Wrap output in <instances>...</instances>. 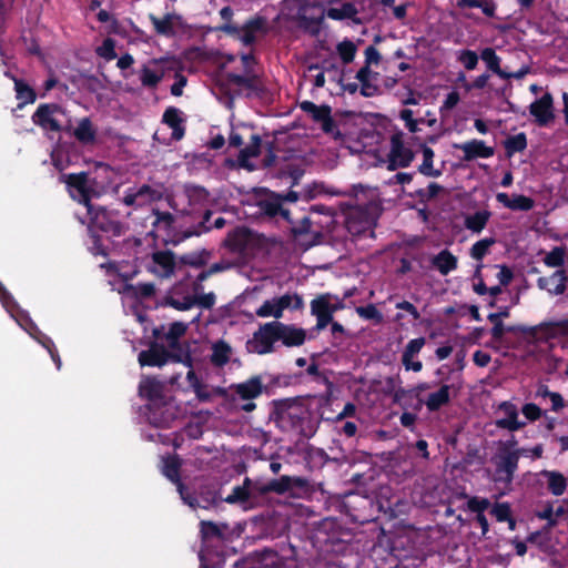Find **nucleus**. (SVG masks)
Masks as SVG:
<instances>
[{
	"label": "nucleus",
	"mask_w": 568,
	"mask_h": 568,
	"mask_svg": "<svg viewBox=\"0 0 568 568\" xmlns=\"http://www.w3.org/2000/svg\"><path fill=\"white\" fill-rule=\"evenodd\" d=\"M270 419L284 432H294L303 438H312L320 426L312 410L300 397L273 399Z\"/></svg>",
	"instance_id": "f257e3e1"
},
{
	"label": "nucleus",
	"mask_w": 568,
	"mask_h": 568,
	"mask_svg": "<svg viewBox=\"0 0 568 568\" xmlns=\"http://www.w3.org/2000/svg\"><path fill=\"white\" fill-rule=\"evenodd\" d=\"M212 93L233 100L235 97L263 99L267 88L263 73H210Z\"/></svg>",
	"instance_id": "f03ea898"
},
{
	"label": "nucleus",
	"mask_w": 568,
	"mask_h": 568,
	"mask_svg": "<svg viewBox=\"0 0 568 568\" xmlns=\"http://www.w3.org/2000/svg\"><path fill=\"white\" fill-rule=\"evenodd\" d=\"M378 215L368 205L351 207L345 214V226L353 241L362 237L375 239L374 229L377 225Z\"/></svg>",
	"instance_id": "7ed1b4c3"
},
{
	"label": "nucleus",
	"mask_w": 568,
	"mask_h": 568,
	"mask_svg": "<svg viewBox=\"0 0 568 568\" xmlns=\"http://www.w3.org/2000/svg\"><path fill=\"white\" fill-rule=\"evenodd\" d=\"M59 181L65 184L70 197L79 204H82L85 209L91 207L92 199L100 196V192L94 187L97 181L90 179L89 173L85 171L68 174L63 173L59 176Z\"/></svg>",
	"instance_id": "20e7f679"
},
{
	"label": "nucleus",
	"mask_w": 568,
	"mask_h": 568,
	"mask_svg": "<svg viewBox=\"0 0 568 568\" xmlns=\"http://www.w3.org/2000/svg\"><path fill=\"white\" fill-rule=\"evenodd\" d=\"M87 213L92 227L112 236L120 237L129 229L125 223L120 221V212L118 210L91 204V207L87 209Z\"/></svg>",
	"instance_id": "39448f33"
},
{
	"label": "nucleus",
	"mask_w": 568,
	"mask_h": 568,
	"mask_svg": "<svg viewBox=\"0 0 568 568\" xmlns=\"http://www.w3.org/2000/svg\"><path fill=\"white\" fill-rule=\"evenodd\" d=\"M528 452L526 448H516L510 450L507 445H503L496 456L495 478L496 483L510 485L514 480L515 473L518 469V463L521 455Z\"/></svg>",
	"instance_id": "423d86ee"
},
{
	"label": "nucleus",
	"mask_w": 568,
	"mask_h": 568,
	"mask_svg": "<svg viewBox=\"0 0 568 568\" xmlns=\"http://www.w3.org/2000/svg\"><path fill=\"white\" fill-rule=\"evenodd\" d=\"M281 376H273L267 384H264L262 375H253L248 379L232 384L230 389L242 400H253L262 394H271V388L280 384Z\"/></svg>",
	"instance_id": "0eeeda50"
},
{
	"label": "nucleus",
	"mask_w": 568,
	"mask_h": 568,
	"mask_svg": "<svg viewBox=\"0 0 568 568\" xmlns=\"http://www.w3.org/2000/svg\"><path fill=\"white\" fill-rule=\"evenodd\" d=\"M275 342H277V324L273 321L260 326L253 334V338L247 341L246 348L250 353L268 354L274 351Z\"/></svg>",
	"instance_id": "6e6552de"
},
{
	"label": "nucleus",
	"mask_w": 568,
	"mask_h": 568,
	"mask_svg": "<svg viewBox=\"0 0 568 568\" xmlns=\"http://www.w3.org/2000/svg\"><path fill=\"white\" fill-rule=\"evenodd\" d=\"M300 108L303 112L307 113L314 122L320 123L325 133L332 134L335 138L341 135L337 124L332 116V109L329 105H317L314 102L306 100L300 103Z\"/></svg>",
	"instance_id": "1a4fd4ad"
},
{
	"label": "nucleus",
	"mask_w": 568,
	"mask_h": 568,
	"mask_svg": "<svg viewBox=\"0 0 568 568\" xmlns=\"http://www.w3.org/2000/svg\"><path fill=\"white\" fill-rule=\"evenodd\" d=\"M293 558H285L277 551L264 548L255 550L245 560L247 568H290Z\"/></svg>",
	"instance_id": "9d476101"
},
{
	"label": "nucleus",
	"mask_w": 568,
	"mask_h": 568,
	"mask_svg": "<svg viewBox=\"0 0 568 568\" xmlns=\"http://www.w3.org/2000/svg\"><path fill=\"white\" fill-rule=\"evenodd\" d=\"M307 485L306 479L302 477L281 476L280 478L272 479L266 484H255L253 490H256L260 495H266L268 493H276L283 495L294 488H304Z\"/></svg>",
	"instance_id": "9b49d317"
},
{
	"label": "nucleus",
	"mask_w": 568,
	"mask_h": 568,
	"mask_svg": "<svg viewBox=\"0 0 568 568\" xmlns=\"http://www.w3.org/2000/svg\"><path fill=\"white\" fill-rule=\"evenodd\" d=\"M414 160V153L404 145L402 133H395L390 138V151L388 154V170L407 168Z\"/></svg>",
	"instance_id": "f8f14e48"
},
{
	"label": "nucleus",
	"mask_w": 568,
	"mask_h": 568,
	"mask_svg": "<svg viewBox=\"0 0 568 568\" xmlns=\"http://www.w3.org/2000/svg\"><path fill=\"white\" fill-rule=\"evenodd\" d=\"M55 113H62V108L59 104L42 103L33 113L32 121L36 125L42 128L43 130L60 132L62 131V126L54 118Z\"/></svg>",
	"instance_id": "ddd939ff"
},
{
	"label": "nucleus",
	"mask_w": 568,
	"mask_h": 568,
	"mask_svg": "<svg viewBox=\"0 0 568 568\" xmlns=\"http://www.w3.org/2000/svg\"><path fill=\"white\" fill-rule=\"evenodd\" d=\"M428 383H419L410 389L398 387L394 389L393 400L399 404L403 408H413L414 410L422 409L424 400L419 397L420 393L429 389Z\"/></svg>",
	"instance_id": "4468645a"
},
{
	"label": "nucleus",
	"mask_w": 568,
	"mask_h": 568,
	"mask_svg": "<svg viewBox=\"0 0 568 568\" xmlns=\"http://www.w3.org/2000/svg\"><path fill=\"white\" fill-rule=\"evenodd\" d=\"M529 113L535 118L538 126H547L554 121V99L548 92L542 94L529 105Z\"/></svg>",
	"instance_id": "2eb2a0df"
},
{
	"label": "nucleus",
	"mask_w": 568,
	"mask_h": 568,
	"mask_svg": "<svg viewBox=\"0 0 568 568\" xmlns=\"http://www.w3.org/2000/svg\"><path fill=\"white\" fill-rule=\"evenodd\" d=\"M329 293L318 295L311 302V313L316 317L315 328L321 331L324 329L333 321L334 308H331Z\"/></svg>",
	"instance_id": "dca6fc26"
},
{
	"label": "nucleus",
	"mask_w": 568,
	"mask_h": 568,
	"mask_svg": "<svg viewBox=\"0 0 568 568\" xmlns=\"http://www.w3.org/2000/svg\"><path fill=\"white\" fill-rule=\"evenodd\" d=\"M170 352L156 342H152L150 347L141 351L138 356L139 364L150 367H162L169 362Z\"/></svg>",
	"instance_id": "f3484780"
},
{
	"label": "nucleus",
	"mask_w": 568,
	"mask_h": 568,
	"mask_svg": "<svg viewBox=\"0 0 568 568\" xmlns=\"http://www.w3.org/2000/svg\"><path fill=\"white\" fill-rule=\"evenodd\" d=\"M498 412H503L505 417L496 419L497 428L517 432L525 427L526 423L518 419V408L514 403L509 400L501 402L498 405Z\"/></svg>",
	"instance_id": "a211bd4d"
},
{
	"label": "nucleus",
	"mask_w": 568,
	"mask_h": 568,
	"mask_svg": "<svg viewBox=\"0 0 568 568\" xmlns=\"http://www.w3.org/2000/svg\"><path fill=\"white\" fill-rule=\"evenodd\" d=\"M164 385L154 376H145L139 384V396L151 404H160L164 398Z\"/></svg>",
	"instance_id": "6ab92c4d"
},
{
	"label": "nucleus",
	"mask_w": 568,
	"mask_h": 568,
	"mask_svg": "<svg viewBox=\"0 0 568 568\" xmlns=\"http://www.w3.org/2000/svg\"><path fill=\"white\" fill-rule=\"evenodd\" d=\"M277 341H281L287 347L301 346L306 339V332L301 327L284 324L276 321Z\"/></svg>",
	"instance_id": "aec40b11"
},
{
	"label": "nucleus",
	"mask_w": 568,
	"mask_h": 568,
	"mask_svg": "<svg viewBox=\"0 0 568 568\" xmlns=\"http://www.w3.org/2000/svg\"><path fill=\"white\" fill-rule=\"evenodd\" d=\"M568 276L565 270H557L550 276L537 280V286L551 295H561L566 292Z\"/></svg>",
	"instance_id": "412c9836"
},
{
	"label": "nucleus",
	"mask_w": 568,
	"mask_h": 568,
	"mask_svg": "<svg viewBox=\"0 0 568 568\" xmlns=\"http://www.w3.org/2000/svg\"><path fill=\"white\" fill-rule=\"evenodd\" d=\"M464 152V161H473L476 159H488L495 154L493 146H487L483 140L473 139L460 145H456Z\"/></svg>",
	"instance_id": "4be33fe9"
},
{
	"label": "nucleus",
	"mask_w": 568,
	"mask_h": 568,
	"mask_svg": "<svg viewBox=\"0 0 568 568\" xmlns=\"http://www.w3.org/2000/svg\"><path fill=\"white\" fill-rule=\"evenodd\" d=\"M152 262L154 266L151 268L152 272L156 273L161 277H170L173 275L175 270V255L172 251H156L152 254Z\"/></svg>",
	"instance_id": "5701e85b"
},
{
	"label": "nucleus",
	"mask_w": 568,
	"mask_h": 568,
	"mask_svg": "<svg viewBox=\"0 0 568 568\" xmlns=\"http://www.w3.org/2000/svg\"><path fill=\"white\" fill-rule=\"evenodd\" d=\"M251 241V230L245 226H237L230 231L223 242L224 246L233 253L243 252Z\"/></svg>",
	"instance_id": "b1692460"
},
{
	"label": "nucleus",
	"mask_w": 568,
	"mask_h": 568,
	"mask_svg": "<svg viewBox=\"0 0 568 568\" xmlns=\"http://www.w3.org/2000/svg\"><path fill=\"white\" fill-rule=\"evenodd\" d=\"M182 111L175 106H169L165 109L162 122L172 130V139L180 141L185 135V120L182 116Z\"/></svg>",
	"instance_id": "393cba45"
},
{
	"label": "nucleus",
	"mask_w": 568,
	"mask_h": 568,
	"mask_svg": "<svg viewBox=\"0 0 568 568\" xmlns=\"http://www.w3.org/2000/svg\"><path fill=\"white\" fill-rule=\"evenodd\" d=\"M251 480L250 478H245L243 485L235 486L232 489V493L225 497L223 500L227 504H239L243 509H251L254 507L253 503V491L250 488Z\"/></svg>",
	"instance_id": "a878e982"
},
{
	"label": "nucleus",
	"mask_w": 568,
	"mask_h": 568,
	"mask_svg": "<svg viewBox=\"0 0 568 568\" xmlns=\"http://www.w3.org/2000/svg\"><path fill=\"white\" fill-rule=\"evenodd\" d=\"M496 200L498 203L503 204L505 207L511 211H530L535 206V201L523 194H514L513 197H509L507 193L500 192L497 193Z\"/></svg>",
	"instance_id": "bb28decb"
},
{
	"label": "nucleus",
	"mask_w": 568,
	"mask_h": 568,
	"mask_svg": "<svg viewBox=\"0 0 568 568\" xmlns=\"http://www.w3.org/2000/svg\"><path fill=\"white\" fill-rule=\"evenodd\" d=\"M262 139L258 134H252L250 144L240 150L237 163L240 168L248 171L254 170V165L250 162L251 158H257L261 154Z\"/></svg>",
	"instance_id": "cd10ccee"
},
{
	"label": "nucleus",
	"mask_w": 568,
	"mask_h": 568,
	"mask_svg": "<svg viewBox=\"0 0 568 568\" xmlns=\"http://www.w3.org/2000/svg\"><path fill=\"white\" fill-rule=\"evenodd\" d=\"M265 197L260 199L256 203L260 212L267 217H275L278 215L281 211V205L283 204V196L273 191L264 190Z\"/></svg>",
	"instance_id": "c85d7f7f"
},
{
	"label": "nucleus",
	"mask_w": 568,
	"mask_h": 568,
	"mask_svg": "<svg viewBox=\"0 0 568 568\" xmlns=\"http://www.w3.org/2000/svg\"><path fill=\"white\" fill-rule=\"evenodd\" d=\"M432 265L445 276L457 268L458 258L449 250L444 248L433 256Z\"/></svg>",
	"instance_id": "c756f323"
},
{
	"label": "nucleus",
	"mask_w": 568,
	"mask_h": 568,
	"mask_svg": "<svg viewBox=\"0 0 568 568\" xmlns=\"http://www.w3.org/2000/svg\"><path fill=\"white\" fill-rule=\"evenodd\" d=\"M266 21L262 17L248 20L242 28L239 39L244 45H251L256 40V34L264 31Z\"/></svg>",
	"instance_id": "7c9ffc66"
},
{
	"label": "nucleus",
	"mask_w": 568,
	"mask_h": 568,
	"mask_svg": "<svg viewBox=\"0 0 568 568\" xmlns=\"http://www.w3.org/2000/svg\"><path fill=\"white\" fill-rule=\"evenodd\" d=\"M450 385L443 384L438 390L430 393L424 405L429 412H437L450 402Z\"/></svg>",
	"instance_id": "2f4dec72"
},
{
	"label": "nucleus",
	"mask_w": 568,
	"mask_h": 568,
	"mask_svg": "<svg viewBox=\"0 0 568 568\" xmlns=\"http://www.w3.org/2000/svg\"><path fill=\"white\" fill-rule=\"evenodd\" d=\"M231 355L232 347L230 344L223 339H219L212 345L210 362L215 367H223L230 362Z\"/></svg>",
	"instance_id": "473e14b6"
},
{
	"label": "nucleus",
	"mask_w": 568,
	"mask_h": 568,
	"mask_svg": "<svg viewBox=\"0 0 568 568\" xmlns=\"http://www.w3.org/2000/svg\"><path fill=\"white\" fill-rule=\"evenodd\" d=\"M195 497L197 498L195 508L201 507L209 509L210 507L216 506L222 500L219 490L210 485L201 486L199 496Z\"/></svg>",
	"instance_id": "72a5a7b5"
},
{
	"label": "nucleus",
	"mask_w": 568,
	"mask_h": 568,
	"mask_svg": "<svg viewBox=\"0 0 568 568\" xmlns=\"http://www.w3.org/2000/svg\"><path fill=\"white\" fill-rule=\"evenodd\" d=\"M73 135L81 144L87 145L95 142L97 131L93 128L91 120L89 118H83L75 128Z\"/></svg>",
	"instance_id": "f704fd0d"
},
{
	"label": "nucleus",
	"mask_w": 568,
	"mask_h": 568,
	"mask_svg": "<svg viewBox=\"0 0 568 568\" xmlns=\"http://www.w3.org/2000/svg\"><path fill=\"white\" fill-rule=\"evenodd\" d=\"M337 75L336 81L343 91H347L351 94L355 93L358 89L361 90L359 79L362 77L379 75V73H335Z\"/></svg>",
	"instance_id": "c9c22d12"
},
{
	"label": "nucleus",
	"mask_w": 568,
	"mask_h": 568,
	"mask_svg": "<svg viewBox=\"0 0 568 568\" xmlns=\"http://www.w3.org/2000/svg\"><path fill=\"white\" fill-rule=\"evenodd\" d=\"M547 478L548 490L554 496H561L567 487V478L559 471L556 470H544L541 473Z\"/></svg>",
	"instance_id": "e433bc0d"
},
{
	"label": "nucleus",
	"mask_w": 568,
	"mask_h": 568,
	"mask_svg": "<svg viewBox=\"0 0 568 568\" xmlns=\"http://www.w3.org/2000/svg\"><path fill=\"white\" fill-rule=\"evenodd\" d=\"M16 85L17 99L19 101L18 108H23L28 103H33L36 101L37 94L36 91L22 80L16 79L12 77Z\"/></svg>",
	"instance_id": "4c0bfd02"
},
{
	"label": "nucleus",
	"mask_w": 568,
	"mask_h": 568,
	"mask_svg": "<svg viewBox=\"0 0 568 568\" xmlns=\"http://www.w3.org/2000/svg\"><path fill=\"white\" fill-rule=\"evenodd\" d=\"M490 215L489 211H477L474 214L466 216L465 226L474 233H480L486 227Z\"/></svg>",
	"instance_id": "58836bf2"
},
{
	"label": "nucleus",
	"mask_w": 568,
	"mask_h": 568,
	"mask_svg": "<svg viewBox=\"0 0 568 568\" xmlns=\"http://www.w3.org/2000/svg\"><path fill=\"white\" fill-rule=\"evenodd\" d=\"M422 152H423V163L418 166V172L425 176H432V178H438L439 175H442L440 170H435L433 168V160L435 156L433 149L423 144Z\"/></svg>",
	"instance_id": "ea45409f"
},
{
	"label": "nucleus",
	"mask_w": 568,
	"mask_h": 568,
	"mask_svg": "<svg viewBox=\"0 0 568 568\" xmlns=\"http://www.w3.org/2000/svg\"><path fill=\"white\" fill-rule=\"evenodd\" d=\"M182 463L178 455L168 456L163 459V475L172 483L181 479L180 469Z\"/></svg>",
	"instance_id": "a19ab883"
},
{
	"label": "nucleus",
	"mask_w": 568,
	"mask_h": 568,
	"mask_svg": "<svg viewBox=\"0 0 568 568\" xmlns=\"http://www.w3.org/2000/svg\"><path fill=\"white\" fill-rule=\"evenodd\" d=\"M277 302V312L283 316V312L286 308H291L293 311H298L304 307V302L301 295L298 294H284L280 297H275Z\"/></svg>",
	"instance_id": "79ce46f5"
},
{
	"label": "nucleus",
	"mask_w": 568,
	"mask_h": 568,
	"mask_svg": "<svg viewBox=\"0 0 568 568\" xmlns=\"http://www.w3.org/2000/svg\"><path fill=\"white\" fill-rule=\"evenodd\" d=\"M504 146L506 155L510 158L515 153L523 152L527 148V136L524 132L510 135L504 141Z\"/></svg>",
	"instance_id": "37998d69"
},
{
	"label": "nucleus",
	"mask_w": 568,
	"mask_h": 568,
	"mask_svg": "<svg viewBox=\"0 0 568 568\" xmlns=\"http://www.w3.org/2000/svg\"><path fill=\"white\" fill-rule=\"evenodd\" d=\"M184 192L191 205L204 204L210 196L209 191L204 186L195 184L185 185Z\"/></svg>",
	"instance_id": "c03bdc74"
},
{
	"label": "nucleus",
	"mask_w": 568,
	"mask_h": 568,
	"mask_svg": "<svg viewBox=\"0 0 568 568\" xmlns=\"http://www.w3.org/2000/svg\"><path fill=\"white\" fill-rule=\"evenodd\" d=\"M209 257L210 252H207L206 250H202L200 252H191L183 254L182 256H180V262L184 265L199 268L206 265Z\"/></svg>",
	"instance_id": "a18cd8bd"
},
{
	"label": "nucleus",
	"mask_w": 568,
	"mask_h": 568,
	"mask_svg": "<svg viewBox=\"0 0 568 568\" xmlns=\"http://www.w3.org/2000/svg\"><path fill=\"white\" fill-rule=\"evenodd\" d=\"M83 77L82 84L91 92H99L105 89L106 77L105 73H79Z\"/></svg>",
	"instance_id": "49530a36"
},
{
	"label": "nucleus",
	"mask_w": 568,
	"mask_h": 568,
	"mask_svg": "<svg viewBox=\"0 0 568 568\" xmlns=\"http://www.w3.org/2000/svg\"><path fill=\"white\" fill-rule=\"evenodd\" d=\"M535 329H536V327L527 328L525 326H519V325L518 326H507V327H505L503 322H498V323H495V325H493L490 334H491L494 341L500 342L506 332H508V333H524L525 334V333H528V332L532 333Z\"/></svg>",
	"instance_id": "de8ad7c7"
},
{
	"label": "nucleus",
	"mask_w": 568,
	"mask_h": 568,
	"mask_svg": "<svg viewBox=\"0 0 568 568\" xmlns=\"http://www.w3.org/2000/svg\"><path fill=\"white\" fill-rule=\"evenodd\" d=\"M126 291L135 298L148 300L154 296L155 285L153 283H138L126 285Z\"/></svg>",
	"instance_id": "09e8293b"
},
{
	"label": "nucleus",
	"mask_w": 568,
	"mask_h": 568,
	"mask_svg": "<svg viewBox=\"0 0 568 568\" xmlns=\"http://www.w3.org/2000/svg\"><path fill=\"white\" fill-rule=\"evenodd\" d=\"M172 351L170 352L169 361L175 363H182L187 367H192V356L190 353V347L187 344L179 343V346L170 347Z\"/></svg>",
	"instance_id": "8fccbe9b"
},
{
	"label": "nucleus",
	"mask_w": 568,
	"mask_h": 568,
	"mask_svg": "<svg viewBox=\"0 0 568 568\" xmlns=\"http://www.w3.org/2000/svg\"><path fill=\"white\" fill-rule=\"evenodd\" d=\"M200 534L203 541L223 538V531L220 526L210 520H201Z\"/></svg>",
	"instance_id": "3c124183"
},
{
	"label": "nucleus",
	"mask_w": 568,
	"mask_h": 568,
	"mask_svg": "<svg viewBox=\"0 0 568 568\" xmlns=\"http://www.w3.org/2000/svg\"><path fill=\"white\" fill-rule=\"evenodd\" d=\"M357 14V9L351 2H345L341 8H329L326 16L333 20L352 19Z\"/></svg>",
	"instance_id": "603ef678"
},
{
	"label": "nucleus",
	"mask_w": 568,
	"mask_h": 568,
	"mask_svg": "<svg viewBox=\"0 0 568 568\" xmlns=\"http://www.w3.org/2000/svg\"><path fill=\"white\" fill-rule=\"evenodd\" d=\"M154 29L158 33L163 36H172L174 34V16L173 14H166L163 19L156 18L154 16L150 17Z\"/></svg>",
	"instance_id": "864d4df0"
},
{
	"label": "nucleus",
	"mask_w": 568,
	"mask_h": 568,
	"mask_svg": "<svg viewBox=\"0 0 568 568\" xmlns=\"http://www.w3.org/2000/svg\"><path fill=\"white\" fill-rule=\"evenodd\" d=\"M164 304L178 311H187L195 306V295H184L182 298L175 296H166Z\"/></svg>",
	"instance_id": "5fc2aeb1"
},
{
	"label": "nucleus",
	"mask_w": 568,
	"mask_h": 568,
	"mask_svg": "<svg viewBox=\"0 0 568 568\" xmlns=\"http://www.w3.org/2000/svg\"><path fill=\"white\" fill-rule=\"evenodd\" d=\"M496 243L494 237H486L477 241L470 247V256L476 261H481L488 253L489 247Z\"/></svg>",
	"instance_id": "6e6d98bb"
},
{
	"label": "nucleus",
	"mask_w": 568,
	"mask_h": 568,
	"mask_svg": "<svg viewBox=\"0 0 568 568\" xmlns=\"http://www.w3.org/2000/svg\"><path fill=\"white\" fill-rule=\"evenodd\" d=\"M361 94L363 97H375L379 93L378 75L362 77L359 79Z\"/></svg>",
	"instance_id": "4d7b16f0"
},
{
	"label": "nucleus",
	"mask_w": 568,
	"mask_h": 568,
	"mask_svg": "<svg viewBox=\"0 0 568 568\" xmlns=\"http://www.w3.org/2000/svg\"><path fill=\"white\" fill-rule=\"evenodd\" d=\"M186 325L182 322H173L165 334L170 347L179 346V338L186 332Z\"/></svg>",
	"instance_id": "13d9d810"
},
{
	"label": "nucleus",
	"mask_w": 568,
	"mask_h": 568,
	"mask_svg": "<svg viewBox=\"0 0 568 568\" xmlns=\"http://www.w3.org/2000/svg\"><path fill=\"white\" fill-rule=\"evenodd\" d=\"M357 315L366 321H373L376 324H381L384 320L383 314L377 310L374 304H367L365 306L356 307Z\"/></svg>",
	"instance_id": "bf43d9fd"
},
{
	"label": "nucleus",
	"mask_w": 568,
	"mask_h": 568,
	"mask_svg": "<svg viewBox=\"0 0 568 568\" xmlns=\"http://www.w3.org/2000/svg\"><path fill=\"white\" fill-rule=\"evenodd\" d=\"M337 53L344 64L351 63L354 60L357 48L351 40H344L336 47Z\"/></svg>",
	"instance_id": "052dcab7"
},
{
	"label": "nucleus",
	"mask_w": 568,
	"mask_h": 568,
	"mask_svg": "<svg viewBox=\"0 0 568 568\" xmlns=\"http://www.w3.org/2000/svg\"><path fill=\"white\" fill-rule=\"evenodd\" d=\"M134 191L140 201H143V206L151 202L159 201L162 196L160 191L151 187L149 184H143Z\"/></svg>",
	"instance_id": "680f3d73"
},
{
	"label": "nucleus",
	"mask_w": 568,
	"mask_h": 568,
	"mask_svg": "<svg viewBox=\"0 0 568 568\" xmlns=\"http://www.w3.org/2000/svg\"><path fill=\"white\" fill-rule=\"evenodd\" d=\"M544 263L548 267H560L565 263V248L561 246L554 247L544 258Z\"/></svg>",
	"instance_id": "e2e57ef3"
},
{
	"label": "nucleus",
	"mask_w": 568,
	"mask_h": 568,
	"mask_svg": "<svg viewBox=\"0 0 568 568\" xmlns=\"http://www.w3.org/2000/svg\"><path fill=\"white\" fill-rule=\"evenodd\" d=\"M255 314L258 317H274L281 318V313L277 312V302L275 298L266 300L256 311Z\"/></svg>",
	"instance_id": "0e129e2a"
},
{
	"label": "nucleus",
	"mask_w": 568,
	"mask_h": 568,
	"mask_svg": "<svg viewBox=\"0 0 568 568\" xmlns=\"http://www.w3.org/2000/svg\"><path fill=\"white\" fill-rule=\"evenodd\" d=\"M312 222L308 216H303L297 223L293 222L291 225V234L294 240L300 241L304 235L311 231Z\"/></svg>",
	"instance_id": "69168bd1"
},
{
	"label": "nucleus",
	"mask_w": 568,
	"mask_h": 568,
	"mask_svg": "<svg viewBox=\"0 0 568 568\" xmlns=\"http://www.w3.org/2000/svg\"><path fill=\"white\" fill-rule=\"evenodd\" d=\"M479 57L486 64L488 71H501L499 65V58L493 48H485Z\"/></svg>",
	"instance_id": "338daca9"
},
{
	"label": "nucleus",
	"mask_w": 568,
	"mask_h": 568,
	"mask_svg": "<svg viewBox=\"0 0 568 568\" xmlns=\"http://www.w3.org/2000/svg\"><path fill=\"white\" fill-rule=\"evenodd\" d=\"M490 514L498 523H505L511 516V508L508 503H496L490 510Z\"/></svg>",
	"instance_id": "774afa93"
}]
</instances>
